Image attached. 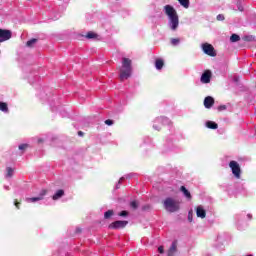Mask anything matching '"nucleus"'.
<instances>
[{
	"label": "nucleus",
	"mask_w": 256,
	"mask_h": 256,
	"mask_svg": "<svg viewBox=\"0 0 256 256\" xmlns=\"http://www.w3.org/2000/svg\"><path fill=\"white\" fill-rule=\"evenodd\" d=\"M180 5H182V7H185V9L189 8V0H178Z\"/></svg>",
	"instance_id": "a211bd4d"
},
{
	"label": "nucleus",
	"mask_w": 256,
	"mask_h": 256,
	"mask_svg": "<svg viewBox=\"0 0 256 256\" xmlns=\"http://www.w3.org/2000/svg\"><path fill=\"white\" fill-rule=\"evenodd\" d=\"M0 111H3L4 113H7V111H9V107H7V103L0 102Z\"/></svg>",
	"instance_id": "dca6fc26"
},
{
	"label": "nucleus",
	"mask_w": 256,
	"mask_h": 256,
	"mask_svg": "<svg viewBox=\"0 0 256 256\" xmlns=\"http://www.w3.org/2000/svg\"><path fill=\"white\" fill-rule=\"evenodd\" d=\"M206 127H208V129H217L218 125L213 121H208L206 122Z\"/></svg>",
	"instance_id": "4468645a"
},
{
	"label": "nucleus",
	"mask_w": 256,
	"mask_h": 256,
	"mask_svg": "<svg viewBox=\"0 0 256 256\" xmlns=\"http://www.w3.org/2000/svg\"><path fill=\"white\" fill-rule=\"evenodd\" d=\"M65 195V192L63 190H58L52 197L54 201H57V199H61V196Z\"/></svg>",
	"instance_id": "ddd939ff"
},
{
	"label": "nucleus",
	"mask_w": 256,
	"mask_h": 256,
	"mask_svg": "<svg viewBox=\"0 0 256 256\" xmlns=\"http://www.w3.org/2000/svg\"><path fill=\"white\" fill-rule=\"evenodd\" d=\"M78 135H79L80 137H83V132H82V131H79V132H78Z\"/></svg>",
	"instance_id": "473e14b6"
},
{
	"label": "nucleus",
	"mask_w": 256,
	"mask_h": 256,
	"mask_svg": "<svg viewBox=\"0 0 256 256\" xmlns=\"http://www.w3.org/2000/svg\"><path fill=\"white\" fill-rule=\"evenodd\" d=\"M13 176V168H7V177Z\"/></svg>",
	"instance_id": "393cba45"
},
{
	"label": "nucleus",
	"mask_w": 256,
	"mask_h": 256,
	"mask_svg": "<svg viewBox=\"0 0 256 256\" xmlns=\"http://www.w3.org/2000/svg\"><path fill=\"white\" fill-rule=\"evenodd\" d=\"M164 11L170 19V27L172 31H175V29L179 27V16H177V11H175V8L171 5H166Z\"/></svg>",
	"instance_id": "f257e3e1"
},
{
	"label": "nucleus",
	"mask_w": 256,
	"mask_h": 256,
	"mask_svg": "<svg viewBox=\"0 0 256 256\" xmlns=\"http://www.w3.org/2000/svg\"><path fill=\"white\" fill-rule=\"evenodd\" d=\"M241 39V37H239V35L237 34H233L231 37H230V41L232 43H236V41H239Z\"/></svg>",
	"instance_id": "6ab92c4d"
},
{
	"label": "nucleus",
	"mask_w": 256,
	"mask_h": 256,
	"mask_svg": "<svg viewBox=\"0 0 256 256\" xmlns=\"http://www.w3.org/2000/svg\"><path fill=\"white\" fill-rule=\"evenodd\" d=\"M86 37L88 39H95V37H97V34H95L94 32H88Z\"/></svg>",
	"instance_id": "412c9836"
},
{
	"label": "nucleus",
	"mask_w": 256,
	"mask_h": 256,
	"mask_svg": "<svg viewBox=\"0 0 256 256\" xmlns=\"http://www.w3.org/2000/svg\"><path fill=\"white\" fill-rule=\"evenodd\" d=\"M164 206L167 211H170V213L179 211V201L173 200L172 198H167L164 201Z\"/></svg>",
	"instance_id": "7ed1b4c3"
},
{
	"label": "nucleus",
	"mask_w": 256,
	"mask_h": 256,
	"mask_svg": "<svg viewBox=\"0 0 256 256\" xmlns=\"http://www.w3.org/2000/svg\"><path fill=\"white\" fill-rule=\"evenodd\" d=\"M35 43H37V39L33 38L27 42V47H32Z\"/></svg>",
	"instance_id": "aec40b11"
},
{
	"label": "nucleus",
	"mask_w": 256,
	"mask_h": 256,
	"mask_svg": "<svg viewBox=\"0 0 256 256\" xmlns=\"http://www.w3.org/2000/svg\"><path fill=\"white\" fill-rule=\"evenodd\" d=\"M225 109H227L225 105L218 107V111H225Z\"/></svg>",
	"instance_id": "c85d7f7f"
},
{
	"label": "nucleus",
	"mask_w": 256,
	"mask_h": 256,
	"mask_svg": "<svg viewBox=\"0 0 256 256\" xmlns=\"http://www.w3.org/2000/svg\"><path fill=\"white\" fill-rule=\"evenodd\" d=\"M214 104H215V99H213V97L208 96L204 99V106L206 107V109H211Z\"/></svg>",
	"instance_id": "9d476101"
},
{
	"label": "nucleus",
	"mask_w": 256,
	"mask_h": 256,
	"mask_svg": "<svg viewBox=\"0 0 256 256\" xmlns=\"http://www.w3.org/2000/svg\"><path fill=\"white\" fill-rule=\"evenodd\" d=\"M138 206H139V203H137V201H132L130 203V207H132V209H137Z\"/></svg>",
	"instance_id": "b1692460"
},
{
	"label": "nucleus",
	"mask_w": 256,
	"mask_h": 256,
	"mask_svg": "<svg viewBox=\"0 0 256 256\" xmlns=\"http://www.w3.org/2000/svg\"><path fill=\"white\" fill-rule=\"evenodd\" d=\"M45 195H47V190H42L39 197L26 198V201L27 203H35L37 201H41Z\"/></svg>",
	"instance_id": "6e6552de"
},
{
	"label": "nucleus",
	"mask_w": 256,
	"mask_h": 256,
	"mask_svg": "<svg viewBox=\"0 0 256 256\" xmlns=\"http://www.w3.org/2000/svg\"><path fill=\"white\" fill-rule=\"evenodd\" d=\"M131 77V59L122 58V67L120 69V79H129Z\"/></svg>",
	"instance_id": "f03ea898"
},
{
	"label": "nucleus",
	"mask_w": 256,
	"mask_h": 256,
	"mask_svg": "<svg viewBox=\"0 0 256 256\" xmlns=\"http://www.w3.org/2000/svg\"><path fill=\"white\" fill-rule=\"evenodd\" d=\"M158 253H163V246L158 247Z\"/></svg>",
	"instance_id": "2f4dec72"
},
{
	"label": "nucleus",
	"mask_w": 256,
	"mask_h": 256,
	"mask_svg": "<svg viewBox=\"0 0 256 256\" xmlns=\"http://www.w3.org/2000/svg\"><path fill=\"white\" fill-rule=\"evenodd\" d=\"M180 41L181 40L179 38H172L171 39V44L174 45V46L179 45Z\"/></svg>",
	"instance_id": "4be33fe9"
},
{
	"label": "nucleus",
	"mask_w": 256,
	"mask_h": 256,
	"mask_svg": "<svg viewBox=\"0 0 256 256\" xmlns=\"http://www.w3.org/2000/svg\"><path fill=\"white\" fill-rule=\"evenodd\" d=\"M181 191L182 193H184L185 197H187V199H191V192H189V190H187V188H185V186H181Z\"/></svg>",
	"instance_id": "2eb2a0df"
},
{
	"label": "nucleus",
	"mask_w": 256,
	"mask_h": 256,
	"mask_svg": "<svg viewBox=\"0 0 256 256\" xmlns=\"http://www.w3.org/2000/svg\"><path fill=\"white\" fill-rule=\"evenodd\" d=\"M201 82L202 83H210L211 82V71L205 70L204 73L201 76Z\"/></svg>",
	"instance_id": "1a4fd4ad"
},
{
	"label": "nucleus",
	"mask_w": 256,
	"mask_h": 256,
	"mask_svg": "<svg viewBox=\"0 0 256 256\" xmlns=\"http://www.w3.org/2000/svg\"><path fill=\"white\" fill-rule=\"evenodd\" d=\"M196 215L197 217H200L201 219H205L207 213L205 212V208L203 206H198L196 208Z\"/></svg>",
	"instance_id": "9b49d317"
},
{
	"label": "nucleus",
	"mask_w": 256,
	"mask_h": 256,
	"mask_svg": "<svg viewBox=\"0 0 256 256\" xmlns=\"http://www.w3.org/2000/svg\"><path fill=\"white\" fill-rule=\"evenodd\" d=\"M14 205H15V207H16L17 209H19V205H21V203H19L17 200H15Z\"/></svg>",
	"instance_id": "7c9ffc66"
},
{
	"label": "nucleus",
	"mask_w": 256,
	"mask_h": 256,
	"mask_svg": "<svg viewBox=\"0 0 256 256\" xmlns=\"http://www.w3.org/2000/svg\"><path fill=\"white\" fill-rule=\"evenodd\" d=\"M13 37V33L11 30L0 29V43H4V41H9Z\"/></svg>",
	"instance_id": "423d86ee"
},
{
	"label": "nucleus",
	"mask_w": 256,
	"mask_h": 256,
	"mask_svg": "<svg viewBox=\"0 0 256 256\" xmlns=\"http://www.w3.org/2000/svg\"><path fill=\"white\" fill-rule=\"evenodd\" d=\"M165 65V61H163L162 58H157L155 60V67L158 69V71H161L163 69V66Z\"/></svg>",
	"instance_id": "f8f14e48"
},
{
	"label": "nucleus",
	"mask_w": 256,
	"mask_h": 256,
	"mask_svg": "<svg viewBox=\"0 0 256 256\" xmlns=\"http://www.w3.org/2000/svg\"><path fill=\"white\" fill-rule=\"evenodd\" d=\"M106 125H113V120L108 119L105 121Z\"/></svg>",
	"instance_id": "c756f323"
},
{
	"label": "nucleus",
	"mask_w": 256,
	"mask_h": 256,
	"mask_svg": "<svg viewBox=\"0 0 256 256\" xmlns=\"http://www.w3.org/2000/svg\"><path fill=\"white\" fill-rule=\"evenodd\" d=\"M175 251H177V242L172 243V246L169 250V255H173V253H175Z\"/></svg>",
	"instance_id": "f3484780"
},
{
	"label": "nucleus",
	"mask_w": 256,
	"mask_h": 256,
	"mask_svg": "<svg viewBox=\"0 0 256 256\" xmlns=\"http://www.w3.org/2000/svg\"><path fill=\"white\" fill-rule=\"evenodd\" d=\"M229 167L232 170L233 175L239 179V177H241V167L239 166V163H237V161H230Z\"/></svg>",
	"instance_id": "20e7f679"
},
{
	"label": "nucleus",
	"mask_w": 256,
	"mask_h": 256,
	"mask_svg": "<svg viewBox=\"0 0 256 256\" xmlns=\"http://www.w3.org/2000/svg\"><path fill=\"white\" fill-rule=\"evenodd\" d=\"M202 49L204 53H206V55H209L210 57H215L217 55V53L215 52V48L209 43L202 44Z\"/></svg>",
	"instance_id": "39448f33"
},
{
	"label": "nucleus",
	"mask_w": 256,
	"mask_h": 256,
	"mask_svg": "<svg viewBox=\"0 0 256 256\" xmlns=\"http://www.w3.org/2000/svg\"><path fill=\"white\" fill-rule=\"evenodd\" d=\"M112 215H113V211L108 210L107 212H105L104 217H105V219H109V217H111Z\"/></svg>",
	"instance_id": "5701e85b"
},
{
	"label": "nucleus",
	"mask_w": 256,
	"mask_h": 256,
	"mask_svg": "<svg viewBox=\"0 0 256 256\" xmlns=\"http://www.w3.org/2000/svg\"><path fill=\"white\" fill-rule=\"evenodd\" d=\"M120 217H127L128 213L127 211H122L119 213Z\"/></svg>",
	"instance_id": "cd10ccee"
},
{
	"label": "nucleus",
	"mask_w": 256,
	"mask_h": 256,
	"mask_svg": "<svg viewBox=\"0 0 256 256\" xmlns=\"http://www.w3.org/2000/svg\"><path fill=\"white\" fill-rule=\"evenodd\" d=\"M218 21H224L225 20V16H223V14H220L217 16Z\"/></svg>",
	"instance_id": "bb28decb"
},
{
	"label": "nucleus",
	"mask_w": 256,
	"mask_h": 256,
	"mask_svg": "<svg viewBox=\"0 0 256 256\" xmlns=\"http://www.w3.org/2000/svg\"><path fill=\"white\" fill-rule=\"evenodd\" d=\"M127 221H115L109 225V229H123L127 225Z\"/></svg>",
	"instance_id": "0eeeda50"
},
{
	"label": "nucleus",
	"mask_w": 256,
	"mask_h": 256,
	"mask_svg": "<svg viewBox=\"0 0 256 256\" xmlns=\"http://www.w3.org/2000/svg\"><path fill=\"white\" fill-rule=\"evenodd\" d=\"M27 147H29L27 144H21V145L19 146V149H20L21 151H23L24 149H27Z\"/></svg>",
	"instance_id": "a878e982"
}]
</instances>
